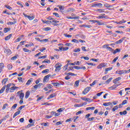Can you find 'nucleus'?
<instances>
[{"label": "nucleus", "mask_w": 130, "mask_h": 130, "mask_svg": "<svg viewBox=\"0 0 130 130\" xmlns=\"http://www.w3.org/2000/svg\"><path fill=\"white\" fill-rule=\"evenodd\" d=\"M61 67H62V64H61L59 62L57 63L55 66V72L58 73V72H59V71L61 70Z\"/></svg>", "instance_id": "nucleus-1"}, {"label": "nucleus", "mask_w": 130, "mask_h": 130, "mask_svg": "<svg viewBox=\"0 0 130 130\" xmlns=\"http://www.w3.org/2000/svg\"><path fill=\"white\" fill-rule=\"evenodd\" d=\"M127 73V70H119L116 71L115 74H117L118 75H122L123 74H126Z\"/></svg>", "instance_id": "nucleus-2"}, {"label": "nucleus", "mask_w": 130, "mask_h": 130, "mask_svg": "<svg viewBox=\"0 0 130 130\" xmlns=\"http://www.w3.org/2000/svg\"><path fill=\"white\" fill-rule=\"evenodd\" d=\"M90 90H91V87H86L83 91L82 94H83V95H86Z\"/></svg>", "instance_id": "nucleus-3"}, {"label": "nucleus", "mask_w": 130, "mask_h": 130, "mask_svg": "<svg viewBox=\"0 0 130 130\" xmlns=\"http://www.w3.org/2000/svg\"><path fill=\"white\" fill-rule=\"evenodd\" d=\"M49 77H50V75H48L45 76L43 79V82L45 83V82H48L49 80Z\"/></svg>", "instance_id": "nucleus-4"}, {"label": "nucleus", "mask_w": 130, "mask_h": 130, "mask_svg": "<svg viewBox=\"0 0 130 130\" xmlns=\"http://www.w3.org/2000/svg\"><path fill=\"white\" fill-rule=\"evenodd\" d=\"M48 20H49V21H51L52 22H53L54 23H59V21L55 20L54 18L49 17L47 18Z\"/></svg>", "instance_id": "nucleus-5"}, {"label": "nucleus", "mask_w": 130, "mask_h": 130, "mask_svg": "<svg viewBox=\"0 0 130 130\" xmlns=\"http://www.w3.org/2000/svg\"><path fill=\"white\" fill-rule=\"evenodd\" d=\"M106 67V63H102L101 64H100L98 67V69H102V68H104Z\"/></svg>", "instance_id": "nucleus-6"}, {"label": "nucleus", "mask_w": 130, "mask_h": 130, "mask_svg": "<svg viewBox=\"0 0 130 130\" xmlns=\"http://www.w3.org/2000/svg\"><path fill=\"white\" fill-rule=\"evenodd\" d=\"M16 89H19V87L17 86H12L10 88V93H13Z\"/></svg>", "instance_id": "nucleus-7"}, {"label": "nucleus", "mask_w": 130, "mask_h": 130, "mask_svg": "<svg viewBox=\"0 0 130 130\" xmlns=\"http://www.w3.org/2000/svg\"><path fill=\"white\" fill-rule=\"evenodd\" d=\"M103 5L101 3H96L91 6L92 8H95L96 7H103Z\"/></svg>", "instance_id": "nucleus-8"}, {"label": "nucleus", "mask_w": 130, "mask_h": 130, "mask_svg": "<svg viewBox=\"0 0 130 130\" xmlns=\"http://www.w3.org/2000/svg\"><path fill=\"white\" fill-rule=\"evenodd\" d=\"M11 83H9L6 86V93H9V91H10V87H11Z\"/></svg>", "instance_id": "nucleus-9"}, {"label": "nucleus", "mask_w": 130, "mask_h": 130, "mask_svg": "<svg viewBox=\"0 0 130 130\" xmlns=\"http://www.w3.org/2000/svg\"><path fill=\"white\" fill-rule=\"evenodd\" d=\"M113 68L112 67H109L108 68H106L105 70V75H107L109 71H111L112 70Z\"/></svg>", "instance_id": "nucleus-10"}, {"label": "nucleus", "mask_w": 130, "mask_h": 130, "mask_svg": "<svg viewBox=\"0 0 130 130\" xmlns=\"http://www.w3.org/2000/svg\"><path fill=\"white\" fill-rule=\"evenodd\" d=\"M4 52L5 53H6V54H8V55H10L12 53V52L11 51V50H10V49H5Z\"/></svg>", "instance_id": "nucleus-11"}, {"label": "nucleus", "mask_w": 130, "mask_h": 130, "mask_svg": "<svg viewBox=\"0 0 130 130\" xmlns=\"http://www.w3.org/2000/svg\"><path fill=\"white\" fill-rule=\"evenodd\" d=\"M124 39H125V37L122 38V39H121L119 41L116 42V43H115L116 44H120V43H122V42H123V40H124Z\"/></svg>", "instance_id": "nucleus-12"}, {"label": "nucleus", "mask_w": 130, "mask_h": 130, "mask_svg": "<svg viewBox=\"0 0 130 130\" xmlns=\"http://www.w3.org/2000/svg\"><path fill=\"white\" fill-rule=\"evenodd\" d=\"M80 66V61H78L77 62H75L74 63H69V66Z\"/></svg>", "instance_id": "nucleus-13"}, {"label": "nucleus", "mask_w": 130, "mask_h": 130, "mask_svg": "<svg viewBox=\"0 0 130 130\" xmlns=\"http://www.w3.org/2000/svg\"><path fill=\"white\" fill-rule=\"evenodd\" d=\"M69 19H72V20H77L80 18L79 16H76V17H67Z\"/></svg>", "instance_id": "nucleus-14"}, {"label": "nucleus", "mask_w": 130, "mask_h": 130, "mask_svg": "<svg viewBox=\"0 0 130 130\" xmlns=\"http://www.w3.org/2000/svg\"><path fill=\"white\" fill-rule=\"evenodd\" d=\"M126 21L124 20V19H122V20L120 21L119 22L116 21L115 22V24H123V23H125Z\"/></svg>", "instance_id": "nucleus-15"}, {"label": "nucleus", "mask_w": 130, "mask_h": 130, "mask_svg": "<svg viewBox=\"0 0 130 130\" xmlns=\"http://www.w3.org/2000/svg\"><path fill=\"white\" fill-rule=\"evenodd\" d=\"M42 85H43V84L39 83V84L35 85L34 87L36 90H37L38 88H40Z\"/></svg>", "instance_id": "nucleus-16"}, {"label": "nucleus", "mask_w": 130, "mask_h": 130, "mask_svg": "<svg viewBox=\"0 0 130 130\" xmlns=\"http://www.w3.org/2000/svg\"><path fill=\"white\" fill-rule=\"evenodd\" d=\"M120 80H121V77L116 78L115 80H113L114 84H117L118 81H120Z\"/></svg>", "instance_id": "nucleus-17"}, {"label": "nucleus", "mask_w": 130, "mask_h": 130, "mask_svg": "<svg viewBox=\"0 0 130 130\" xmlns=\"http://www.w3.org/2000/svg\"><path fill=\"white\" fill-rule=\"evenodd\" d=\"M55 96H56L55 93L52 94L47 98V100H49V99H51L54 97H55Z\"/></svg>", "instance_id": "nucleus-18"}, {"label": "nucleus", "mask_w": 130, "mask_h": 130, "mask_svg": "<svg viewBox=\"0 0 130 130\" xmlns=\"http://www.w3.org/2000/svg\"><path fill=\"white\" fill-rule=\"evenodd\" d=\"M29 96H30V91H27L25 93V99H28V98H29Z\"/></svg>", "instance_id": "nucleus-19"}, {"label": "nucleus", "mask_w": 130, "mask_h": 130, "mask_svg": "<svg viewBox=\"0 0 130 130\" xmlns=\"http://www.w3.org/2000/svg\"><path fill=\"white\" fill-rule=\"evenodd\" d=\"M113 79V78L111 77L109 79H108L105 83V84H108L109 83H110V82H111V81H112V80Z\"/></svg>", "instance_id": "nucleus-20"}, {"label": "nucleus", "mask_w": 130, "mask_h": 130, "mask_svg": "<svg viewBox=\"0 0 130 130\" xmlns=\"http://www.w3.org/2000/svg\"><path fill=\"white\" fill-rule=\"evenodd\" d=\"M104 47H107V49L109 51H111V52H112V51H113V49H112V48L110 47H107V45H105L104 46Z\"/></svg>", "instance_id": "nucleus-21"}, {"label": "nucleus", "mask_w": 130, "mask_h": 130, "mask_svg": "<svg viewBox=\"0 0 130 130\" xmlns=\"http://www.w3.org/2000/svg\"><path fill=\"white\" fill-rule=\"evenodd\" d=\"M11 37H12V34H9L5 38V39L6 41L10 40V39H11Z\"/></svg>", "instance_id": "nucleus-22"}, {"label": "nucleus", "mask_w": 130, "mask_h": 130, "mask_svg": "<svg viewBox=\"0 0 130 130\" xmlns=\"http://www.w3.org/2000/svg\"><path fill=\"white\" fill-rule=\"evenodd\" d=\"M20 113H21V111H17L16 112H15L14 113V114L13 115V118H15V117H16L17 116V115H19V114H20Z\"/></svg>", "instance_id": "nucleus-23"}, {"label": "nucleus", "mask_w": 130, "mask_h": 130, "mask_svg": "<svg viewBox=\"0 0 130 130\" xmlns=\"http://www.w3.org/2000/svg\"><path fill=\"white\" fill-rule=\"evenodd\" d=\"M104 106H109L110 105H112V103L111 102L105 103L103 104Z\"/></svg>", "instance_id": "nucleus-24"}, {"label": "nucleus", "mask_w": 130, "mask_h": 130, "mask_svg": "<svg viewBox=\"0 0 130 130\" xmlns=\"http://www.w3.org/2000/svg\"><path fill=\"white\" fill-rule=\"evenodd\" d=\"M119 114L120 115H125L126 114H127V112L125 110L123 112H120Z\"/></svg>", "instance_id": "nucleus-25"}, {"label": "nucleus", "mask_w": 130, "mask_h": 130, "mask_svg": "<svg viewBox=\"0 0 130 130\" xmlns=\"http://www.w3.org/2000/svg\"><path fill=\"white\" fill-rule=\"evenodd\" d=\"M6 90V85L4 86L0 90V94L4 93V91Z\"/></svg>", "instance_id": "nucleus-26"}, {"label": "nucleus", "mask_w": 130, "mask_h": 130, "mask_svg": "<svg viewBox=\"0 0 130 130\" xmlns=\"http://www.w3.org/2000/svg\"><path fill=\"white\" fill-rule=\"evenodd\" d=\"M9 115L5 116L3 119L0 120V121H2L3 122V121H4V120H6L7 118H9Z\"/></svg>", "instance_id": "nucleus-27"}, {"label": "nucleus", "mask_w": 130, "mask_h": 130, "mask_svg": "<svg viewBox=\"0 0 130 130\" xmlns=\"http://www.w3.org/2000/svg\"><path fill=\"white\" fill-rule=\"evenodd\" d=\"M24 96H25V94H24L23 92H21L20 95H19V99H23Z\"/></svg>", "instance_id": "nucleus-28"}, {"label": "nucleus", "mask_w": 130, "mask_h": 130, "mask_svg": "<svg viewBox=\"0 0 130 130\" xmlns=\"http://www.w3.org/2000/svg\"><path fill=\"white\" fill-rule=\"evenodd\" d=\"M52 85H53V86H55L56 87H59L60 86V84L56 82V83H52Z\"/></svg>", "instance_id": "nucleus-29"}, {"label": "nucleus", "mask_w": 130, "mask_h": 130, "mask_svg": "<svg viewBox=\"0 0 130 130\" xmlns=\"http://www.w3.org/2000/svg\"><path fill=\"white\" fill-rule=\"evenodd\" d=\"M80 27H86V28H91V25L88 24H83L80 26Z\"/></svg>", "instance_id": "nucleus-30"}, {"label": "nucleus", "mask_w": 130, "mask_h": 130, "mask_svg": "<svg viewBox=\"0 0 130 130\" xmlns=\"http://www.w3.org/2000/svg\"><path fill=\"white\" fill-rule=\"evenodd\" d=\"M105 9H96V12H99V13H104Z\"/></svg>", "instance_id": "nucleus-31"}, {"label": "nucleus", "mask_w": 130, "mask_h": 130, "mask_svg": "<svg viewBox=\"0 0 130 130\" xmlns=\"http://www.w3.org/2000/svg\"><path fill=\"white\" fill-rule=\"evenodd\" d=\"M8 106H9V104H5L3 105V107L2 108L3 110H5V109H6V108H7V107H8Z\"/></svg>", "instance_id": "nucleus-32"}, {"label": "nucleus", "mask_w": 130, "mask_h": 130, "mask_svg": "<svg viewBox=\"0 0 130 130\" xmlns=\"http://www.w3.org/2000/svg\"><path fill=\"white\" fill-rule=\"evenodd\" d=\"M10 30H11L10 28H5L4 30V33H8V32H9V31H10Z\"/></svg>", "instance_id": "nucleus-33"}, {"label": "nucleus", "mask_w": 130, "mask_h": 130, "mask_svg": "<svg viewBox=\"0 0 130 130\" xmlns=\"http://www.w3.org/2000/svg\"><path fill=\"white\" fill-rule=\"evenodd\" d=\"M44 62H46V63H50V60L48 59H45L44 61H42V63H44Z\"/></svg>", "instance_id": "nucleus-34"}, {"label": "nucleus", "mask_w": 130, "mask_h": 130, "mask_svg": "<svg viewBox=\"0 0 130 130\" xmlns=\"http://www.w3.org/2000/svg\"><path fill=\"white\" fill-rule=\"evenodd\" d=\"M117 52H120V49H116L115 51L113 52L114 54H116Z\"/></svg>", "instance_id": "nucleus-35"}, {"label": "nucleus", "mask_w": 130, "mask_h": 130, "mask_svg": "<svg viewBox=\"0 0 130 130\" xmlns=\"http://www.w3.org/2000/svg\"><path fill=\"white\" fill-rule=\"evenodd\" d=\"M97 18H98V19H103V18H104V19H107V16H100L97 17Z\"/></svg>", "instance_id": "nucleus-36"}, {"label": "nucleus", "mask_w": 130, "mask_h": 130, "mask_svg": "<svg viewBox=\"0 0 130 130\" xmlns=\"http://www.w3.org/2000/svg\"><path fill=\"white\" fill-rule=\"evenodd\" d=\"M8 69L9 71H11V70L12 69H13V66L12 64H8Z\"/></svg>", "instance_id": "nucleus-37"}, {"label": "nucleus", "mask_w": 130, "mask_h": 130, "mask_svg": "<svg viewBox=\"0 0 130 130\" xmlns=\"http://www.w3.org/2000/svg\"><path fill=\"white\" fill-rule=\"evenodd\" d=\"M53 23H54L53 22H52V21H49V20H47L45 22V24H48L49 25H50L51 24H53Z\"/></svg>", "instance_id": "nucleus-38"}, {"label": "nucleus", "mask_w": 130, "mask_h": 130, "mask_svg": "<svg viewBox=\"0 0 130 130\" xmlns=\"http://www.w3.org/2000/svg\"><path fill=\"white\" fill-rule=\"evenodd\" d=\"M18 106V104H15L13 105V106L11 108V110H13V109L15 110L16 109V108Z\"/></svg>", "instance_id": "nucleus-39"}, {"label": "nucleus", "mask_w": 130, "mask_h": 130, "mask_svg": "<svg viewBox=\"0 0 130 130\" xmlns=\"http://www.w3.org/2000/svg\"><path fill=\"white\" fill-rule=\"evenodd\" d=\"M80 83V80H77L75 82V86L76 87H79V84Z\"/></svg>", "instance_id": "nucleus-40"}, {"label": "nucleus", "mask_w": 130, "mask_h": 130, "mask_svg": "<svg viewBox=\"0 0 130 130\" xmlns=\"http://www.w3.org/2000/svg\"><path fill=\"white\" fill-rule=\"evenodd\" d=\"M81 51V49L80 48H75L74 50V52H80Z\"/></svg>", "instance_id": "nucleus-41"}, {"label": "nucleus", "mask_w": 130, "mask_h": 130, "mask_svg": "<svg viewBox=\"0 0 130 130\" xmlns=\"http://www.w3.org/2000/svg\"><path fill=\"white\" fill-rule=\"evenodd\" d=\"M68 12H71V13L73 12H75V9L73 8H70L68 9Z\"/></svg>", "instance_id": "nucleus-42"}, {"label": "nucleus", "mask_w": 130, "mask_h": 130, "mask_svg": "<svg viewBox=\"0 0 130 130\" xmlns=\"http://www.w3.org/2000/svg\"><path fill=\"white\" fill-rule=\"evenodd\" d=\"M64 110V108H61L57 110L58 112H62Z\"/></svg>", "instance_id": "nucleus-43"}, {"label": "nucleus", "mask_w": 130, "mask_h": 130, "mask_svg": "<svg viewBox=\"0 0 130 130\" xmlns=\"http://www.w3.org/2000/svg\"><path fill=\"white\" fill-rule=\"evenodd\" d=\"M82 113H84V111H79L76 113V115H79V114H82Z\"/></svg>", "instance_id": "nucleus-44"}, {"label": "nucleus", "mask_w": 130, "mask_h": 130, "mask_svg": "<svg viewBox=\"0 0 130 130\" xmlns=\"http://www.w3.org/2000/svg\"><path fill=\"white\" fill-rule=\"evenodd\" d=\"M91 116L90 114H87L85 115V118H86L88 120V119H90V116Z\"/></svg>", "instance_id": "nucleus-45"}, {"label": "nucleus", "mask_w": 130, "mask_h": 130, "mask_svg": "<svg viewBox=\"0 0 130 130\" xmlns=\"http://www.w3.org/2000/svg\"><path fill=\"white\" fill-rule=\"evenodd\" d=\"M118 59V56L116 57L112 61V63H114Z\"/></svg>", "instance_id": "nucleus-46"}, {"label": "nucleus", "mask_w": 130, "mask_h": 130, "mask_svg": "<svg viewBox=\"0 0 130 130\" xmlns=\"http://www.w3.org/2000/svg\"><path fill=\"white\" fill-rule=\"evenodd\" d=\"M49 72V69H46L42 72V74H46V73H48Z\"/></svg>", "instance_id": "nucleus-47"}, {"label": "nucleus", "mask_w": 130, "mask_h": 130, "mask_svg": "<svg viewBox=\"0 0 130 130\" xmlns=\"http://www.w3.org/2000/svg\"><path fill=\"white\" fill-rule=\"evenodd\" d=\"M8 82V78H4L2 81V83H3L5 84H6V83Z\"/></svg>", "instance_id": "nucleus-48"}, {"label": "nucleus", "mask_w": 130, "mask_h": 130, "mask_svg": "<svg viewBox=\"0 0 130 130\" xmlns=\"http://www.w3.org/2000/svg\"><path fill=\"white\" fill-rule=\"evenodd\" d=\"M5 67V64H4V63H0V69L1 70H3V69H4Z\"/></svg>", "instance_id": "nucleus-49"}, {"label": "nucleus", "mask_w": 130, "mask_h": 130, "mask_svg": "<svg viewBox=\"0 0 130 130\" xmlns=\"http://www.w3.org/2000/svg\"><path fill=\"white\" fill-rule=\"evenodd\" d=\"M72 42H74L75 43H79V41L76 39H74L72 40Z\"/></svg>", "instance_id": "nucleus-50"}, {"label": "nucleus", "mask_w": 130, "mask_h": 130, "mask_svg": "<svg viewBox=\"0 0 130 130\" xmlns=\"http://www.w3.org/2000/svg\"><path fill=\"white\" fill-rule=\"evenodd\" d=\"M27 18L29 19V20H34V18H35V17L34 16H30L28 15V16H27Z\"/></svg>", "instance_id": "nucleus-51"}, {"label": "nucleus", "mask_w": 130, "mask_h": 130, "mask_svg": "<svg viewBox=\"0 0 130 130\" xmlns=\"http://www.w3.org/2000/svg\"><path fill=\"white\" fill-rule=\"evenodd\" d=\"M57 7L59 8V9L60 10H63L64 9V7L63 6H59V5H58V6H57Z\"/></svg>", "instance_id": "nucleus-52"}, {"label": "nucleus", "mask_w": 130, "mask_h": 130, "mask_svg": "<svg viewBox=\"0 0 130 130\" xmlns=\"http://www.w3.org/2000/svg\"><path fill=\"white\" fill-rule=\"evenodd\" d=\"M16 23H17L16 21H14V22H9L8 23V25H14V24H16Z\"/></svg>", "instance_id": "nucleus-53"}, {"label": "nucleus", "mask_w": 130, "mask_h": 130, "mask_svg": "<svg viewBox=\"0 0 130 130\" xmlns=\"http://www.w3.org/2000/svg\"><path fill=\"white\" fill-rule=\"evenodd\" d=\"M125 104H127V100H126L123 101L122 103V105H125Z\"/></svg>", "instance_id": "nucleus-54"}, {"label": "nucleus", "mask_w": 130, "mask_h": 130, "mask_svg": "<svg viewBox=\"0 0 130 130\" xmlns=\"http://www.w3.org/2000/svg\"><path fill=\"white\" fill-rule=\"evenodd\" d=\"M32 82V79H29L26 83V85H30V83Z\"/></svg>", "instance_id": "nucleus-55"}, {"label": "nucleus", "mask_w": 130, "mask_h": 130, "mask_svg": "<svg viewBox=\"0 0 130 130\" xmlns=\"http://www.w3.org/2000/svg\"><path fill=\"white\" fill-rule=\"evenodd\" d=\"M118 109V107L117 106H115L114 107V108L112 109L113 111H115V110H117Z\"/></svg>", "instance_id": "nucleus-56"}, {"label": "nucleus", "mask_w": 130, "mask_h": 130, "mask_svg": "<svg viewBox=\"0 0 130 130\" xmlns=\"http://www.w3.org/2000/svg\"><path fill=\"white\" fill-rule=\"evenodd\" d=\"M5 7L7 8V9H8V10H10V11L13 10V8H12V7H10L9 6L5 5Z\"/></svg>", "instance_id": "nucleus-57"}, {"label": "nucleus", "mask_w": 130, "mask_h": 130, "mask_svg": "<svg viewBox=\"0 0 130 130\" xmlns=\"http://www.w3.org/2000/svg\"><path fill=\"white\" fill-rule=\"evenodd\" d=\"M104 6L106 8H111V5L107 4H105Z\"/></svg>", "instance_id": "nucleus-58"}, {"label": "nucleus", "mask_w": 130, "mask_h": 130, "mask_svg": "<svg viewBox=\"0 0 130 130\" xmlns=\"http://www.w3.org/2000/svg\"><path fill=\"white\" fill-rule=\"evenodd\" d=\"M96 83H97V81L96 80H94L93 83L90 84V86L91 87H92V86H94V85H95V84H96Z\"/></svg>", "instance_id": "nucleus-59"}, {"label": "nucleus", "mask_w": 130, "mask_h": 130, "mask_svg": "<svg viewBox=\"0 0 130 130\" xmlns=\"http://www.w3.org/2000/svg\"><path fill=\"white\" fill-rule=\"evenodd\" d=\"M24 107H25V105L20 106V107L18 109V111H20V110H22L23 109V108H24Z\"/></svg>", "instance_id": "nucleus-60"}, {"label": "nucleus", "mask_w": 130, "mask_h": 130, "mask_svg": "<svg viewBox=\"0 0 130 130\" xmlns=\"http://www.w3.org/2000/svg\"><path fill=\"white\" fill-rule=\"evenodd\" d=\"M64 36L65 37H68V38H72V35H67L66 34H64Z\"/></svg>", "instance_id": "nucleus-61"}, {"label": "nucleus", "mask_w": 130, "mask_h": 130, "mask_svg": "<svg viewBox=\"0 0 130 130\" xmlns=\"http://www.w3.org/2000/svg\"><path fill=\"white\" fill-rule=\"evenodd\" d=\"M43 98H44V96H42L39 97V98H38V99L37 100V101H40V100H42V99H43Z\"/></svg>", "instance_id": "nucleus-62"}, {"label": "nucleus", "mask_w": 130, "mask_h": 130, "mask_svg": "<svg viewBox=\"0 0 130 130\" xmlns=\"http://www.w3.org/2000/svg\"><path fill=\"white\" fill-rule=\"evenodd\" d=\"M52 113L54 114L55 116H58L59 115V113H56L55 112H52Z\"/></svg>", "instance_id": "nucleus-63"}, {"label": "nucleus", "mask_w": 130, "mask_h": 130, "mask_svg": "<svg viewBox=\"0 0 130 130\" xmlns=\"http://www.w3.org/2000/svg\"><path fill=\"white\" fill-rule=\"evenodd\" d=\"M73 118H70L68 119H67L66 121V122H70V121H72V120H73Z\"/></svg>", "instance_id": "nucleus-64"}]
</instances>
